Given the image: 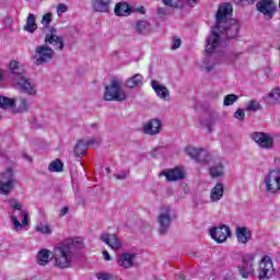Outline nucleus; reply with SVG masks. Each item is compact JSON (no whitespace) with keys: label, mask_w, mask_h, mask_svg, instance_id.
Wrapping results in <instances>:
<instances>
[{"label":"nucleus","mask_w":280,"mask_h":280,"mask_svg":"<svg viewBox=\"0 0 280 280\" xmlns=\"http://www.w3.org/2000/svg\"><path fill=\"white\" fill-rule=\"evenodd\" d=\"M240 34V23L235 20H231L225 25H215L212 30L211 35L207 38L206 51L209 54L203 60V66L207 73L213 71L215 62H213V55L220 47V42L224 38H235Z\"/></svg>","instance_id":"f257e3e1"},{"label":"nucleus","mask_w":280,"mask_h":280,"mask_svg":"<svg viewBox=\"0 0 280 280\" xmlns=\"http://www.w3.org/2000/svg\"><path fill=\"white\" fill-rule=\"evenodd\" d=\"M82 248H84V243H82V241H73L72 238L62 241L55 247V266L61 270L71 268L73 259L78 257Z\"/></svg>","instance_id":"f03ea898"},{"label":"nucleus","mask_w":280,"mask_h":280,"mask_svg":"<svg viewBox=\"0 0 280 280\" xmlns=\"http://www.w3.org/2000/svg\"><path fill=\"white\" fill-rule=\"evenodd\" d=\"M103 100L105 102H124L127 100L126 93L121 91L119 81H112L110 85L105 86Z\"/></svg>","instance_id":"7ed1b4c3"},{"label":"nucleus","mask_w":280,"mask_h":280,"mask_svg":"<svg viewBox=\"0 0 280 280\" xmlns=\"http://www.w3.org/2000/svg\"><path fill=\"white\" fill-rule=\"evenodd\" d=\"M158 224V233L160 235H167L170 226H172V209L168 206H164L160 209Z\"/></svg>","instance_id":"20e7f679"},{"label":"nucleus","mask_w":280,"mask_h":280,"mask_svg":"<svg viewBox=\"0 0 280 280\" xmlns=\"http://www.w3.org/2000/svg\"><path fill=\"white\" fill-rule=\"evenodd\" d=\"M54 54V49L47 45L37 46L33 56L34 65H36V67H40L51 62Z\"/></svg>","instance_id":"39448f33"},{"label":"nucleus","mask_w":280,"mask_h":280,"mask_svg":"<svg viewBox=\"0 0 280 280\" xmlns=\"http://www.w3.org/2000/svg\"><path fill=\"white\" fill-rule=\"evenodd\" d=\"M255 254H244L242 257V265H240L238 272L243 279H248L250 275H255Z\"/></svg>","instance_id":"423d86ee"},{"label":"nucleus","mask_w":280,"mask_h":280,"mask_svg":"<svg viewBox=\"0 0 280 280\" xmlns=\"http://www.w3.org/2000/svg\"><path fill=\"white\" fill-rule=\"evenodd\" d=\"M266 191L277 194L280 191V171H270L264 179Z\"/></svg>","instance_id":"0eeeda50"},{"label":"nucleus","mask_w":280,"mask_h":280,"mask_svg":"<svg viewBox=\"0 0 280 280\" xmlns=\"http://www.w3.org/2000/svg\"><path fill=\"white\" fill-rule=\"evenodd\" d=\"M256 10L264 14L267 21H270L277 14V3L275 0H260L256 4Z\"/></svg>","instance_id":"6e6552de"},{"label":"nucleus","mask_w":280,"mask_h":280,"mask_svg":"<svg viewBox=\"0 0 280 280\" xmlns=\"http://www.w3.org/2000/svg\"><path fill=\"white\" fill-rule=\"evenodd\" d=\"M275 275V267L272 266V258L265 256L261 258L259 264V280H268Z\"/></svg>","instance_id":"1a4fd4ad"},{"label":"nucleus","mask_w":280,"mask_h":280,"mask_svg":"<svg viewBox=\"0 0 280 280\" xmlns=\"http://www.w3.org/2000/svg\"><path fill=\"white\" fill-rule=\"evenodd\" d=\"M252 139L264 150H272L275 148V138L266 132H253Z\"/></svg>","instance_id":"9d476101"},{"label":"nucleus","mask_w":280,"mask_h":280,"mask_svg":"<svg viewBox=\"0 0 280 280\" xmlns=\"http://www.w3.org/2000/svg\"><path fill=\"white\" fill-rule=\"evenodd\" d=\"M186 154L191 156L195 161H197V163H203V165H208V163L211 161L209 151L205 149L188 147L186 148Z\"/></svg>","instance_id":"9b49d317"},{"label":"nucleus","mask_w":280,"mask_h":280,"mask_svg":"<svg viewBox=\"0 0 280 280\" xmlns=\"http://www.w3.org/2000/svg\"><path fill=\"white\" fill-rule=\"evenodd\" d=\"M210 237H212L217 244H224V242L231 237V229L228 225L214 226L210 229Z\"/></svg>","instance_id":"f8f14e48"},{"label":"nucleus","mask_w":280,"mask_h":280,"mask_svg":"<svg viewBox=\"0 0 280 280\" xmlns=\"http://www.w3.org/2000/svg\"><path fill=\"white\" fill-rule=\"evenodd\" d=\"M14 82V86L20 93H25L26 95H36V85L30 82V78L22 77L18 78Z\"/></svg>","instance_id":"ddd939ff"},{"label":"nucleus","mask_w":280,"mask_h":280,"mask_svg":"<svg viewBox=\"0 0 280 280\" xmlns=\"http://www.w3.org/2000/svg\"><path fill=\"white\" fill-rule=\"evenodd\" d=\"M233 12V7L231 5V3H222L215 14V23L217 25H222V23H224V25L229 24V16H231V13Z\"/></svg>","instance_id":"4468645a"},{"label":"nucleus","mask_w":280,"mask_h":280,"mask_svg":"<svg viewBox=\"0 0 280 280\" xmlns=\"http://www.w3.org/2000/svg\"><path fill=\"white\" fill-rule=\"evenodd\" d=\"M137 258V254L135 253H122L118 256L117 264L120 268L128 270L135 266V259Z\"/></svg>","instance_id":"2eb2a0df"},{"label":"nucleus","mask_w":280,"mask_h":280,"mask_svg":"<svg viewBox=\"0 0 280 280\" xmlns=\"http://www.w3.org/2000/svg\"><path fill=\"white\" fill-rule=\"evenodd\" d=\"M142 132L144 135H149L150 137H154V135H159V132H161V120L156 118L149 120L142 127Z\"/></svg>","instance_id":"dca6fc26"},{"label":"nucleus","mask_w":280,"mask_h":280,"mask_svg":"<svg viewBox=\"0 0 280 280\" xmlns=\"http://www.w3.org/2000/svg\"><path fill=\"white\" fill-rule=\"evenodd\" d=\"M162 176H165L168 183H176V180H183L185 173L180 167H175L170 171H162Z\"/></svg>","instance_id":"f3484780"},{"label":"nucleus","mask_w":280,"mask_h":280,"mask_svg":"<svg viewBox=\"0 0 280 280\" xmlns=\"http://www.w3.org/2000/svg\"><path fill=\"white\" fill-rule=\"evenodd\" d=\"M9 69L11 71L13 82H16L18 78H25V67L21 62L12 60L9 63Z\"/></svg>","instance_id":"a211bd4d"},{"label":"nucleus","mask_w":280,"mask_h":280,"mask_svg":"<svg viewBox=\"0 0 280 280\" xmlns=\"http://www.w3.org/2000/svg\"><path fill=\"white\" fill-rule=\"evenodd\" d=\"M236 240L238 244H248L253 240V232L246 226L236 228Z\"/></svg>","instance_id":"6ab92c4d"},{"label":"nucleus","mask_w":280,"mask_h":280,"mask_svg":"<svg viewBox=\"0 0 280 280\" xmlns=\"http://www.w3.org/2000/svg\"><path fill=\"white\" fill-rule=\"evenodd\" d=\"M56 28L51 27L50 33L46 34L45 40L49 45H56L57 49H65V42L62 40V37L56 35Z\"/></svg>","instance_id":"aec40b11"},{"label":"nucleus","mask_w":280,"mask_h":280,"mask_svg":"<svg viewBox=\"0 0 280 280\" xmlns=\"http://www.w3.org/2000/svg\"><path fill=\"white\" fill-rule=\"evenodd\" d=\"M101 240L104 244L112 247L113 250H119V248H121V241H119L115 234H102Z\"/></svg>","instance_id":"412c9836"},{"label":"nucleus","mask_w":280,"mask_h":280,"mask_svg":"<svg viewBox=\"0 0 280 280\" xmlns=\"http://www.w3.org/2000/svg\"><path fill=\"white\" fill-rule=\"evenodd\" d=\"M114 12L116 16H130L135 10L128 2H118L115 5Z\"/></svg>","instance_id":"4be33fe9"},{"label":"nucleus","mask_w":280,"mask_h":280,"mask_svg":"<svg viewBox=\"0 0 280 280\" xmlns=\"http://www.w3.org/2000/svg\"><path fill=\"white\" fill-rule=\"evenodd\" d=\"M151 86L153 91L156 93L158 97L161 100H170V90H167V86L162 85L159 83V81H152Z\"/></svg>","instance_id":"5701e85b"},{"label":"nucleus","mask_w":280,"mask_h":280,"mask_svg":"<svg viewBox=\"0 0 280 280\" xmlns=\"http://www.w3.org/2000/svg\"><path fill=\"white\" fill-rule=\"evenodd\" d=\"M110 3L113 0H93L92 8L94 12L106 13L110 11Z\"/></svg>","instance_id":"b1692460"},{"label":"nucleus","mask_w":280,"mask_h":280,"mask_svg":"<svg viewBox=\"0 0 280 280\" xmlns=\"http://www.w3.org/2000/svg\"><path fill=\"white\" fill-rule=\"evenodd\" d=\"M264 101L269 106H275V104H280V88H275L270 93L264 96Z\"/></svg>","instance_id":"393cba45"},{"label":"nucleus","mask_w":280,"mask_h":280,"mask_svg":"<svg viewBox=\"0 0 280 280\" xmlns=\"http://www.w3.org/2000/svg\"><path fill=\"white\" fill-rule=\"evenodd\" d=\"M222 196H224V184L218 183L211 189L210 200L211 202H218V200H222Z\"/></svg>","instance_id":"a878e982"},{"label":"nucleus","mask_w":280,"mask_h":280,"mask_svg":"<svg viewBox=\"0 0 280 280\" xmlns=\"http://www.w3.org/2000/svg\"><path fill=\"white\" fill-rule=\"evenodd\" d=\"M127 89H137V86H143V75L137 73L129 78L125 82Z\"/></svg>","instance_id":"bb28decb"},{"label":"nucleus","mask_w":280,"mask_h":280,"mask_svg":"<svg viewBox=\"0 0 280 280\" xmlns=\"http://www.w3.org/2000/svg\"><path fill=\"white\" fill-rule=\"evenodd\" d=\"M36 30H38V25L36 24V15L31 13L27 16L26 25L23 27V31L28 32L30 34H34Z\"/></svg>","instance_id":"cd10ccee"},{"label":"nucleus","mask_w":280,"mask_h":280,"mask_svg":"<svg viewBox=\"0 0 280 280\" xmlns=\"http://www.w3.org/2000/svg\"><path fill=\"white\" fill-rule=\"evenodd\" d=\"M86 141L84 140H79L74 147V156H77L78 159H82V156H84V154H86Z\"/></svg>","instance_id":"c85d7f7f"},{"label":"nucleus","mask_w":280,"mask_h":280,"mask_svg":"<svg viewBox=\"0 0 280 280\" xmlns=\"http://www.w3.org/2000/svg\"><path fill=\"white\" fill-rule=\"evenodd\" d=\"M152 25L148 21H139L136 23V32L138 34H150Z\"/></svg>","instance_id":"c756f323"},{"label":"nucleus","mask_w":280,"mask_h":280,"mask_svg":"<svg viewBox=\"0 0 280 280\" xmlns=\"http://www.w3.org/2000/svg\"><path fill=\"white\" fill-rule=\"evenodd\" d=\"M210 176L212 178H220V176H224V164L219 162L210 167Z\"/></svg>","instance_id":"7c9ffc66"},{"label":"nucleus","mask_w":280,"mask_h":280,"mask_svg":"<svg viewBox=\"0 0 280 280\" xmlns=\"http://www.w3.org/2000/svg\"><path fill=\"white\" fill-rule=\"evenodd\" d=\"M50 255L48 249H40L37 254V264L39 266H47V264H49Z\"/></svg>","instance_id":"2f4dec72"},{"label":"nucleus","mask_w":280,"mask_h":280,"mask_svg":"<svg viewBox=\"0 0 280 280\" xmlns=\"http://www.w3.org/2000/svg\"><path fill=\"white\" fill-rule=\"evenodd\" d=\"M16 106V101L8 96H0V108L8 110V108H14Z\"/></svg>","instance_id":"473e14b6"},{"label":"nucleus","mask_w":280,"mask_h":280,"mask_svg":"<svg viewBox=\"0 0 280 280\" xmlns=\"http://www.w3.org/2000/svg\"><path fill=\"white\" fill-rule=\"evenodd\" d=\"M63 170H65V164H62V161H60V159L54 160L48 166L49 172L60 173V172H63Z\"/></svg>","instance_id":"72a5a7b5"},{"label":"nucleus","mask_w":280,"mask_h":280,"mask_svg":"<svg viewBox=\"0 0 280 280\" xmlns=\"http://www.w3.org/2000/svg\"><path fill=\"white\" fill-rule=\"evenodd\" d=\"M14 188V182H3L0 180V194L2 196H8L10 191Z\"/></svg>","instance_id":"f704fd0d"},{"label":"nucleus","mask_w":280,"mask_h":280,"mask_svg":"<svg viewBox=\"0 0 280 280\" xmlns=\"http://www.w3.org/2000/svg\"><path fill=\"white\" fill-rule=\"evenodd\" d=\"M12 207L18 211V213L20 215H22L24 219L22 220V224H24V226H27V222H28V214L26 211L23 210V206L19 202H14L12 205Z\"/></svg>","instance_id":"c9c22d12"},{"label":"nucleus","mask_w":280,"mask_h":280,"mask_svg":"<svg viewBox=\"0 0 280 280\" xmlns=\"http://www.w3.org/2000/svg\"><path fill=\"white\" fill-rule=\"evenodd\" d=\"M237 100H240V96L235 94H228L223 100V106H233Z\"/></svg>","instance_id":"e433bc0d"},{"label":"nucleus","mask_w":280,"mask_h":280,"mask_svg":"<svg viewBox=\"0 0 280 280\" xmlns=\"http://www.w3.org/2000/svg\"><path fill=\"white\" fill-rule=\"evenodd\" d=\"M1 177L4 183L11 182L15 183L14 180V173L12 172V168H7L4 173L1 174Z\"/></svg>","instance_id":"4c0bfd02"},{"label":"nucleus","mask_w":280,"mask_h":280,"mask_svg":"<svg viewBox=\"0 0 280 280\" xmlns=\"http://www.w3.org/2000/svg\"><path fill=\"white\" fill-rule=\"evenodd\" d=\"M246 110L252 113H257V110H261V104L259 102L253 100L247 104Z\"/></svg>","instance_id":"58836bf2"},{"label":"nucleus","mask_w":280,"mask_h":280,"mask_svg":"<svg viewBox=\"0 0 280 280\" xmlns=\"http://www.w3.org/2000/svg\"><path fill=\"white\" fill-rule=\"evenodd\" d=\"M35 230L37 233H42L43 235H51V228H49V225L39 223Z\"/></svg>","instance_id":"ea45409f"},{"label":"nucleus","mask_w":280,"mask_h":280,"mask_svg":"<svg viewBox=\"0 0 280 280\" xmlns=\"http://www.w3.org/2000/svg\"><path fill=\"white\" fill-rule=\"evenodd\" d=\"M11 222L13 223L14 231H23V226H25V224L21 223L16 215L11 217Z\"/></svg>","instance_id":"a19ab883"},{"label":"nucleus","mask_w":280,"mask_h":280,"mask_svg":"<svg viewBox=\"0 0 280 280\" xmlns=\"http://www.w3.org/2000/svg\"><path fill=\"white\" fill-rule=\"evenodd\" d=\"M30 108L27 107V100L20 98V105L18 107V113H27Z\"/></svg>","instance_id":"79ce46f5"},{"label":"nucleus","mask_w":280,"mask_h":280,"mask_svg":"<svg viewBox=\"0 0 280 280\" xmlns=\"http://www.w3.org/2000/svg\"><path fill=\"white\" fill-rule=\"evenodd\" d=\"M201 127L206 128L208 132H213V129H211V126H213V120L211 118L200 120Z\"/></svg>","instance_id":"37998d69"},{"label":"nucleus","mask_w":280,"mask_h":280,"mask_svg":"<svg viewBox=\"0 0 280 280\" xmlns=\"http://www.w3.org/2000/svg\"><path fill=\"white\" fill-rule=\"evenodd\" d=\"M42 23L44 27L47 30L49 25L51 24V13H46L43 15Z\"/></svg>","instance_id":"c03bdc74"},{"label":"nucleus","mask_w":280,"mask_h":280,"mask_svg":"<svg viewBox=\"0 0 280 280\" xmlns=\"http://www.w3.org/2000/svg\"><path fill=\"white\" fill-rule=\"evenodd\" d=\"M235 119H238V121H244V118L246 117V114L244 113V109H237L234 113Z\"/></svg>","instance_id":"a18cd8bd"},{"label":"nucleus","mask_w":280,"mask_h":280,"mask_svg":"<svg viewBox=\"0 0 280 280\" xmlns=\"http://www.w3.org/2000/svg\"><path fill=\"white\" fill-rule=\"evenodd\" d=\"M115 178L117 180H126V178H128V171H120L115 175Z\"/></svg>","instance_id":"49530a36"},{"label":"nucleus","mask_w":280,"mask_h":280,"mask_svg":"<svg viewBox=\"0 0 280 280\" xmlns=\"http://www.w3.org/2000/svg\"><path fill=\"white\" fill-rule=\"evenodd\" d=\"M67 12V4L60 3L57 8V14L60 16L61 14H65Z\"/></svg>","instance_id":"de8ad7c7"},{"label":"nucleus","mask_w":280,"mask_h":280,"mask_svg":"<svg viewBox=\"0 0 280 280\" xmlns=\"http://www.w3.org/2000/svg\"><path fill=\"white\" fill-rule=\"evenodd\" d=\"M162 3L168 8H178V2H174V0H162Z\"/></svg>","instance_id":"09e8293b"},{"label":"nucleus","mask_w":280,"mask_h":280,"mask_svg":"<svg viewBox=\"0 0 280 280\" xmlns=\"http://www.w3.org/2000/svg\"><path fill=\"white\" fill-rule=\"evenodd\" d=\"M158 14L159 16H165L166 14H170V10L167 8H158Z\"/></svg>","instance_id":"8fccbe9b"},{"label":"nucleus","mask_w":280,"mask_h":280,"mask_svg":"<svg viewBox=\"0 0 280 280\" xmlns=\"http://www.w3.org/2000/svg\"><path fill=\"white\" fill-rule=\"evenodd\" d=\"M182 40L180 38L173 39L172 49H178L180 47Z\"/></svg>","instance_id":"3c124183"},{"label":"nucleus","mask_w":280,"mask_h":280,"mask_svg":"<svg viewBox=\"0 0 280 280\" xmlns=\"http://www.w3.org/2000/svg\"><path fill=\"white\" fill-rule=\"evenodd\" d=\"M67 213H69V208H67V207L61 208L59 218L67 215Z\"/></svg>","instance_id":"603ef678"},{"label":"nucleus","mask_w":280,"mask_h":280,"mask_svg":"<svg viewBox=\"0 0 280 280\" xmlns=\"http://www.w3.org/2000/svg\"><path fill=\"white\" fill-rule=\"evenodd\" d=\"M133 12H138L139 14H145V8L140 7V8H132Z\"/></svg>","instance_id":"864d4df0"},{"label":"nucleus","mask_w":280,"mask_h":280,"mask_svg":"<svg viewBox=\"0 0 280 280\" xmlns=\"http://www.w3.org/2000/svg\"><path fill=\"white\" fill-rule=\"evenodd\" d=\"M95 143H96L95 138H91L90 140L85 141L86 148H89L90 145H95Z\"/></svg>","instance_id":"5fc2aeb1"},{"label":"nucleus","mask_w":280,"mask_h":280,"mask_svg":"<svg viewBox=\"0 0 280 280\" xmlns=\"http://www.w3.org/2000/svg\"><path fill=\"white\" fill-rule=\"evenodd\" d=\"M186 1V3H188V5H190V8H194V5L198 4V0H184Z\"/></svg>","instance_id":"6e6d98bb"},{"label":"nucleus","mask_w":280,"mask_h":280,"mask_svg":"<svg viewBox=\"0 0 280 280\" xmlns=\"http://www.w3.org/2000/svg\"><path fill=\"white\" fill-rule=\"evenodd\" d=\"M103 257H104V259H105V261H110V254H108L106 250L105 252H103Z\"/></svg>","instance_id":"4d7b16f0"},{"label":"nucleus","mask_w":280,"mask_h":280,"mask_svg":"<svg viewBox=\"0 0 280 280\" xmlns=\"http://www.w3.org/2000/svg\"><path fill=\"white\" fill-rule=\"evenodd\" d=\"M177 280H185V275L183 273L177 275Z\"/></svg>","instance_id":"13d9d810"},{"label":"nucleus","mask_w":280,"mask_h":280,"mask_svg":"<svg viewBox=\"0 0 280 280\" xmlns=\"http://www.w3.org/2000/svg\"><path fill=\"white\" fill-rule=\"evenodd\" d=\"M279 8H280V0H279Z\"/></svg>","instance_id":"bf43d9fd"}]
</instances>
